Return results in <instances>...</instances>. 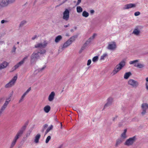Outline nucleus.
<instances>
[{
    "mask_svg": "<svg viewBox=\"0 0 148 148\" xmlns=\"http://www.w3.org/2000/svg\"><path fill=\"white\" fill-rule=\"evenodd\" d=\"M47 43L44 41L42 43H39L35 45V47L38 49L37 50L34 51L31 55L30 62L32 64L35 63L39 58L41 55L46 52V50L44 49L46 47Z\"/></svg>",
    "mask_w": 148,
    "mask_h": 148,
    "instance_id": "nucleus-1",
    "label": "nucleus"
},
{
    "mask_svg": "<svg viewBox=\"0 0 148 148\" xmlns=\"http://www.w3.org/2000/svg\"><path fill=\"white\" fill-rule=\"evenodd\" d=\"M125 62L123 60L117 65L112 73L113 75H115L118 72L125 66Z\"/></svg>",
    "mask_w": 148,
    "mask_h": 148,
    "instance_id": "nucleus-2",
    "label": "nucleus"
},
{
    "mask_svg": "<svg viewBox=\"0 0 148 148\" xmlns=\"http://www.w3.org/2000/svg\"><path fill=\"white\" fill-rule=\"evenodd\" d=\"M28 122H26L21 129L18 131L17 134L15 136V138L17 139L20 137L23 134L24 132L26 129V127L28 125Z\"/></svg>",
    "mask_w": 148,
    "mask_h": 148,
    "instance_id": "nucleus-3",
    "label": "nucleus"
},
{
    "mask_svg": "<svg viewBox=\"0 0 148 148\" xmlns=\"http://www.w3.org/2000/svg\"><path fill=\"white\" fill-rule=\"evenodd\" d=\"M16 0H1L0 1V6L2 7L8 6L9 4L14 3Z\"/></svg>",
    "mask_w": 148,
    "mask_h": 148,
    "instance_id": "nucleus-4",
    "label": "nucleus"
},
{
    "mask_svg": "<svg viewBox=\"0 0 148 148\" xmlns=\"http://www.w3.org/2000/svg\"><path fill=\"white\" fill-rule=\"evenodd\" d=\"M17 76H14L11 80L5 85V88H7L13 86L17 79Z\"/></svg>",
    "mask_w": 148,
    "mask_h": 148,
    "instance_id": "nucleus-5",
    "label": "nucleus"
},
{
    "mask_svg": "<svg viewBox=\"0 0 148 148\" xmlns=\"http://www.w3.org/2000/svg\"><path fill=\"white\" fill-rule=\"evenodd\" d=\"M135 139L136 137L135 136L130 138L126 140L124 143V145L127 146L132 145L135 141Z\"/></svg>",
    "mask_w": 148,
    "mask_h": 148,
    "instance_id": "nucleus-6",
    "label": "nucleus"
},
{
    "mask_svg": "<svg viewBox=\"0 0 148 148\" xmlns=\"http://www.w3.org/2000/svg\"><path fill=\"white\" fill-rule=\"evenodd\" d=\"M128 83L129 85L134 88L137 87L139 84L137 81L132 79H130L128 80Z\"/></svg>",
    "mask_w": 148,
    "mask_h": 148,
    "instance_id": "nucleus-7",
    "label": "nucleus"
},
{
    "mask_svg": "<svg viewBox=\"0 0 148 148\" xmlns=\"http://www.w3.org/2000/svg\"><path fill=\"white\" fill-rule=\"evenodd\" d=\"M141 107L142 110L141 114L143 115L146 114L147 111L148 109V104L147 103H143L142 104Z\"/></svg>",
    "mask_w": 148,
    "mask_h": 148,
    "instance_id": "nucleus-8",
    "label": "nucleus"
},
{
    "mask_svg": "<svg viewBox=\"0 0 148 148\" xmlns=\"http://www.w3.org/2000/svg\"><path fill=\"white\" fill-rule=\"evenodd\" d=\"M69 10L66 9L63 12V18L66 21L68 20L69 17Z\"/></svg>",
    "mask_w": 148,
    "mask_h": 148,
    "instance_id": "nucleus-9",
    "label": "nucleus"
},
{
    "mask_svg": "<svg viewBox=\"0 0 148 148\" xmlns=\"http://www.w3.org/2000/svg\"><path fill=\"white\" fill-rule=\"evenodd\" d=\"M71 44V43L68 40L62 46H61V47H60V49H61L62 51L65 48H67Z\"/></svg>",
    "mask_w": 148,
    "mask_h": 148,
    "instance_id": "nucleus-10",
    "label": "nucleus"
},
{
    "mask_svg": "<svg viewBox=\"0 0 148 148\" xmlns=\"http://www.w3.org/2000/svg\"><path fill=\"white\" fill-rule=\"evenodd\" d=\"M113 99L111 97L107 99V103L105 105L104 108H105L110 106L112 104Z\"/></svg>",
    "mask_w": 148,
    "mask_h": 148,
    "instance_id": "nucleus-11",
    "label": "nucleus"
},
{
    "mask_svg": "<svg viewBox=\"0 0 148 148\" xmlns=\"http://www.w3.org/2000/svg\"><path fill=\"white\" fill-rule=\"evenodd\" d=\"M124 140L122 138H119L116 140L115 146L118 147Z\"/></svg>",
    "mask_w": 148,
    "mask_h": 148,
    "instance_id": "nucleus-12",
    "label": "nucleus"
},
{
    "mask_svg": "<svg viewBox=\"0 0 148 148\" xmlns=\"http://www.w3.org/2000/svg\"><path fill=\"white\" fill-rule=\"evenodd\" d=\"M116 47V44L114 43L112 44H110L108 46L107 49L109 50H114Z\"/></svg>",
    "mask_w": 148,
    "mask_h": 148,
    "instance_id": "nucleus-13",
    "label": "nucleus"
},
{
    "mask_svg": "<svg viewBox=\"0 0 148 148\" xmlns=\"http://www.w3.org/2000/svg\"><path fill=\"white\" fill-rule=\"evenodd\" d=\"M55 95V93L54 92H52L50 94L48 97V100L50 101H52L54 98Z\"/></svg>",
    "mask_w": 148,
    "mask_h": 148,
    "instance_id": "nucleus-14",
    "label": "nucleus"
},
{
    "mask_svg": "<svg viewBox=\"0 0 148 148\" xmlns=\"http://www.w3.org/2000/svg\"><path fill=\"white\" fill-rule=\"evenodd\" d=\"M136 6V5L133 3H130L126 5H125L124 9H128Z\"/></svg>",
    "mask_w": 148,
    "mask_h": 148,
    "instance_id": "nucleus-15",
    "label": "nucleus"
},
{
    "mask_svg": "<svg viewBox=\"0 0 148 148\" xmlns=\"http://www.w3.org/2000/svg\"><path fill=\"white\" fill-rule=\"evenodd\" d=\"M140 33V30L138 29V27H136L134 29L132 34L136 35H138Z\"/></svg>",
    "mask_w": 148,
    "mask_h": 148,
    "instance_id": "nucleus-16",
    "label": "nucleus"
},
{
    "mask_svg": "<svg viewBox=\"0 0 148 148\" xmlns=\"http://www.w3.org/2000/svg\"><path fill=\"white\" fill-rule=\"evenodd\" d=\"M8 64V63L6 62H4L0 64V70L5 68Z\"/></svg>",
    "mask_w": 148,
    "mask_h": 148,
    "instance_id": "nucleus-17",
    "label": "nucleus"
},
{
    "mask_svg": "<svg viewBox=\"0 0 148 148\" xmlns=\"http://www.w3.org/2000/svg\"><path fill=\"white\" fill-rule=\"evenodd\" d=\"M41 135L40 134H38L35 137L34 142L36 143H38L40 137Z\"/></svg>",
    "mask_w": 148,
    "mask_h": 148,
    "instance_id": "nucleus-18",
    "label": "nucleus"
},
{
    "mask_svg": "<svg viewBox=\"0 0 148 148\" xmlns=\"http://www.w3.org/2000/svg\"><path fill=\"white\" fill-rule=\"evenodd\" d=\"M127 131V130L126 129L124 130L123 132L121 134V138H122L124 140L127 137L126 134Z\"/></svg>",
    "mask_w": 148,
    "mask_h": 148,
    "instance_id": "nucleus-19",
    "label": "nucleus"
},
{
    "mask_svg": "<svg viewBox=\"0 0 148 148\" xmlns=\"http://www.w3.org/2000/svg\"><path fill=\"white\" fill-rule=\"evenodd\" d=\"M23 64L22 63V62L20 61L19 62L16 64L13 68H12V71H14L15 70Z\"/></svg>",
    "mask_w": 148,
    "mask_h": 148,
    "instance_id": "nucleus-20",
    "label": "nucleus"
},
{
    "mask_svg": "<svg viewBox=\"0 0 148 148\" xmlns=\"http://www.w3.org/2000/svg\"><path fill=\"white\" fill-rule=\"evenodd\" d=\"M62 37L61 35H58L55 38V41L56 43L59 42L62 39Z\"/></svg>",
    "mask_w": 148,
    "mask_h": 148,
    "instance_id": "nucleus-21",
    "label": "nucleus"
},
{
    "mask_svg": "<svg viewBox=\"0 0 148 148\" xmlns=\"http://www.w3.org/2000/svg\"><path fill=\"white\" fill-rule=\"evenodd\" d=\"M51 109L50 107L49 106H46L44 108V111L46 113H48Z\"/></svg>",
    "mask_w": 148,
    "mask_h": 148,
    "instance_id": "nucleus-22",
    "label": "nucleus"
},
{
    "mask_svg": "<svg viewBox=\"0 0 148 148\" xmlns=\"http://www.w3.org/2000/svg\"><path fill=\"white\" fill-rule=\"evenodd\" d=\"M77 36L76 35L73 36L71 37L68 40L70 42V43L71 44L72 42L74 41L75 39L77 38Z\"/></svg>",
    "mask_w": 148,
    "mask_h": 148,
    "instance_id": "nucleus-23",
    "label": "nucleus"
},
{
    "mask_svg": "<svg viewBox=\"0 0 148 148\" xmlns=\"http://www.w3.org/2000/svg\"><path fill=\"white\" fill-rule=\"evenodd\" d=\"M145 66V65L143 64L140 63H137V65H135V67H137L139 68H143Z\"/></svg>",
    "mask_w": 148,
    "mask_h": 148,
    "instance_id": "nucleus-24",
    "label": "nucleus"
},
{
    "mask_svg": "<svg viewBox=\"0 0 148 148\" xmlns=\"http://www.w3.org/2000/svg\"><path fill=\"white\" fill-rule=\"evenodd\" d=\"M131 73L130 72L125 73L124 75V78L125 79H127L131 75Z\"/></svg>",
    "mask_w": 148,
    "mask_h": 148,
    "instance_id": "nucleus-25",
    "label": "nucleus"
},
{
    "mask_svg": "<svg viewBox=\"0 0 148 148\" xmlns=\"http://www.w3.org/2000/svg\"><path fill=\"white\" fill-rule=\"evenodd\" d=\"M18 139L15 137L14 138L13 141H12L11 144V145L10 146V148H12L14 145H15L16 143V142L17 140Z\"/></svg>",
    "mask_w": 148,
    "mask_h": 148,
    "instance_id": "nucleus-26",
    "label": "nucleus"
},
{
    "mask_svg": "<svg viewBox=\"0 0 148 148\" xmlns=\"http://www.w3.org/2000/svg\"><path fill=\"white\" fill-rule=\"evenodd\" d=\"M89 14L88 12L86 11H84L82 13V16L85 18L87 17L88 16Z\"/></svg>",
    "mask_w": 148,
    "mask_h": 148,
    "instance_id": "nucleus-27",
    "label": "nucleus"
},
{
    "mask_svg": "<svg viewBox=\"0 0 148 148\" xmlns=\"http://www.w3.org/2000/svg\"><path fill=\"white\" fill-rule=\"evenodd\" d=\"M108 55L107 53H105L103 54L101 56L100 60H104L107 57Z\"/></svg>",
    "mask_w": 148,
    "mask_h": 148,
    "instance_id": "nucleus-28",
    "label": "nucleus"
},
{
    "mask_svg": "<svg viewBox=\"0 0 148 148\" xmlns=\"http://www.w3.org/2000/svg\"><path fill=\"white\" fill-rule=\"evenodd\" d=\"M138 62V60H136L132 61L130 62L129 64H134V66H135V65H137V63Z\"/></svg>",
    "mask_w": 148,
    "mask_h": 148,
    "instance_id": "nucleus-29",
    "label": "nucleus"
},
{
    "mask_svg": "<svg viewBox=\"0 0 148 148\" xmlns=\"http://www.w3.org/2000/svg\"><path fill=\"white\" fill-rule=\"evenodd\" d=\"M76 10L77 12L78 13H81L83 11L82 8L80 6L77 7Z\"/></svg>",
    "mask_w": 148,
    "mask_h": 148,
    "instance_id": "nucleus-30",
    "label": "nucleus"
},
{
    "mask_svg": "<svg viewBox=\"0 0 148 148\" xmlns=\"http://www.w3.org/2000/svg\"><path fill=\"white\" fill-rule=\"evenodd\" d=\"M48 126V125L47 124H45L44 125L42 126V129L41 130V132H43L45 130L47 127Z\"/></svg>",
    "mask_w": 148,
    "mask_h": 148,
    "instance_id": "nucleus-31",
    "label": "nucleus"
},
{
    "mask_svg": "<svg viewBox=\"0 0 148 148\" xmlns=\"http://www.w3.org/2000/svg\"><path fill=\"white\" fill-rule=\"evenodd\" d=\"M46 67V66L45 65H44L43 66V67L41 68H39L38 70L37 71L38 72L41 73L45 69Z\"/></svg>",
    "mask_w": 148,
    "mask_h": 148,
    "instance_id": "nucleus-32",
    "label": "nucleus"
},
{
    "mask_svg": "<svg viewBox=\"0 0 148 148\" xmlns=\"http://www.w3.org/2000/svg\"><path fill=\"white\" fill-rule=\"evenodd\" d=\"M98 60V56H95L92 59V61L94 62H96Z\"/></svg>",
    "mask_w": 148,
    "mask_h": 148,
    "instance_id": "nucleus-33",
    "label": "nucleus"
},
{
    "mask_svg": "<svg viewBox=\"0 0 148 148\" xmlns=\"http://www.w3.org/2000/svg\"><path fill=\"white\" fill-rule=\"evenodd\" d=\"M27 23V22L25 20H23L22 21L20 24V27H22L23 25H24L25 24Z\"/></svg>",
    "mask_w": 148,
    "mask_h": 148,
    "instance_id": "nucleus-34",
    "label": "nucleus"
},
{
    "mask_svg": "<svg viewBox=\"0 0 148 148\" xmlns=\"http://www.w3.org/2000/svg\"><path fill=\"white\" fill-rule=\"evenodd\" d=\"M92 41L90 40V39L89 38V39L87 41H86L84 44L87 46H88L89 45Z\"/></svg>",
    "mask_w": 148,
    "mask_h": 148,
    "instance_id": "nucleus-35",
    "label": "nucleus"
},
{
    "mask_svg": "<svg viewBox=\"0 0 148 148\" xmlns=\"http://www.w3.org/2000/svg\"><path fill=\"white\" fill-rule=\"evenodd\" d=\"M53 128V126L52 125H51L48 127L47 128V130L49 132L51 130H52Z\"/></svg>",
    "mask_w": 148,
    "mask_h": 148,
    "instance_id": "nucleus-36",
    "label": "nucleus"
},
{
    "mask_svg": "<svg viewBox=\"0 0 148 148\" xmlns=\"http://www.w3.org/2000/svg\"><path fill=\"white\" fill-rule=\"evenodd\" d=\"M96 36L97 34L95 33H94L93 34L92 36L90 37L89 38L92 41V40L95 38V37Z\"/></svg>",
    "mask_w": 148,
    "mask_h": 148,
    "instance_id": "nucleus-37",
    "label": "nucleus"
},
{
    "mask_svg": "<svg viewBox=\"0 0 148 148\" xmlns=\"http://www.w3.org/2000/svg\"><path fill=\"white\" fill-rule=\"evenodd\" d=\"M51 138V136H48L45 142L46 143H47L49 142V140H50Z\"/></svg>",
    "mask_w": 148,
    "mask_h": 148,
    "instance_id": "nucleus-38",
    "label": "nucleus"
},
{
    "mask_svg": "<svg viewBox=\"0 0 148 148\" xmlns=\"http://www.w3.org/2000/svg\"><path fill=\"white\" fill-rule=\"evenodd\" d=\"M11 96H10L8 98H7L5 101H7L8 103H9V102L11 100Z\"/></svg>",
    "mask_w": 148,
    "mask_h": 148,
    "instance_id": "nucleus-39",
    "label": "nucleus"
},
{
    "mask_svg": "<svg viewBox=\"0 0 148 148\" xmlns=\"http://www.w3.org/2000/svg\"><path fill=\"white\" fill-rule=\"evenodd\" d=\"M29 56V55L27 56H26L21 61L22 63L23 64L25 60L27 59Z\"/></svg>",
    "mask_w": 148,
    "mask_h": 148,
    "instance_id": "nucleus-40",
    "label": "nucleus"
},
{
    "mask_svg": "<svg viewBox=\"0 0 148 148\" xmlns=\"http://www.w3.org/2000/svg\"><path fill=\"white\" fill-rule=\"evenodd\" d=\"M6 107L5 106H4L3 105V106L2 107L1 109H0L3 112V111L6 108Z\"/></svg>",
    "mask_w": 148,
    "mask_h": 148,
    "instance_id": "nucleus-41",
    "label": "nucleus"
},
{
    "mask_svg": "<svg viewBox=\"0 0 148 148\" xmlns=\"http://www.w3.org/2000/svg\"><path fill=\"white\" fill-rule=\"evenodd\" d=\"M8 21L7 20H3L1 21V24H3L4 23H7L8 22Z\"/></svg>",
    "mask_w": 148,
    "mask_h": 148,
    "instance_id": "nucleus-42",
    "label": "nucleus"
},
{
    "mask_svg": "<svg viewBox=\"0 0 148 148\" xmlns=\"http://www.w3.org/2000/svg\"><path fill=\"white\" fill-rule=\"evenodd\" d=\"M87 46L86 45L84 44L81 48H82V49H83L84 50L86 48Z\"/></svg>",
    "mask_w": 148,
    "mask_h": 148,
    "instance_id": "nucleus-43",
    "label": "nucleus"
},
{
    "mask_svg": "<svg viewBox=\"0 0 148 148\" xmlns=\"http://www.w3.org/2000/svg\"><path fill=\"white\" fill-rule=\"evenodd\" d=\"M140 14V13L139 12H137L134 13V15L137 16L139 15Z\"/></svg>",
    "mask_w": 148,
    "mask_h": 148,
    "instance_id": "nucleus-44",
    "label": "nucleus"
},
{
    "mask_svg": "<svg viewBox=\"0 0 148 148\" xmlns=\"http://www.w3.org/2000/svg\"><path fill=\"white\" fill-rule=\"evenodd\" d=\"M91 62V60H88L87 62V65L88 66L90 64Z\"/></svg>",
    "mask_w": 148,
    "mask_h": 148,
    "instance_id": "nucleus-45",
    "label": "nucleus"
},
{
    "mask_svg": "<svg viewBox=\"0 0 148 148\" xmlns=\"http://www.w3.org/2000/svg\"><path fill=\"white\" fill-rule=\"evenodd\" d=\"M24 97H25L22 96L21 99L19 100V103L21 102L23 100V99L24 98Z\"/></svg>",
    "mask_w": 148,
    "mask_h": 148,
    "instance_id": "nucleus-46",
    "label": "nucleus"
},
{
    "mask_svg": "<svg viewBox=\"0 0 148 148\" xmlns=\"http://www.w3.org/2000/svg\"><path fill=\"white\" fill-rule=\"evenodd\" d=\"M31 90V87H29L27 90V91L25 92L26 94H27L29 91Z\"/></svg>",
    "mask_w": 148,
    "mask_h": 148,
    "instance_id": "nucleus-47",
    "label": "nucleus"
},
{
    "mask_svg": "<svg viewBox=\"0 0 148 148\" xmlns=\"http://www.w3.org/2000/svg\"><path fill=\"white\" fill-rule=\"evenodd\" d=\"M31 131H29L26 134V136L27 137H28L30 135Z\"/></svg>",
    "mask_w": 148,
    "mask_h": 148,
    "instance_id": "nucleus-48",
    "label": "nucleus"
},
{
    "mask_svg": "<svg viewBox=\"0 0 148 148\" xmlns=\"http://www.w3.org/2000/svg\"><path fill=\"white\" fill-rule=\"evenodd\" d=\"M8 102L7 101H5V103H4L3 104V105L4 106H6V107L8 105Z\"/></svg>",
    "mask_w": 148,
    "mask_h": 148,
    "instance_id": "nucleus-49",
    "label": "nucleus"
},
{
    "mask_svg": "<svg viewBox=\"0 0 148 148\" xmlns=\"http://www.w3.org/2000/svg\"><path fill=\"white\" fill-rule=\"evenodd\" d=\"M81 0H78L77 3L76 4V5H77L81 2Z\"/></svg>",
    "mask_w": 148,
    "mask_h": 148,
    "instance_id": "nucleus-50",
    "label": "nucleus"
},
{
    "mask_svg": "<svg viewBox=\"0 0 148 148\" xmlns=\"http://www.w3.org/2000/svg\"><path fill=\"white\" fill-rule=\"evenodd\" d=\"M37 37V36L35 35L32 38V40H34Z\"/></svg>",
    "mask_w": 148,
    "mask_h": 148,
    "instance_id": "nucleus-51",
    "label": "nucleus"
},
{
    "mask_svg": "<svg viewBox=\"0 0 148 148\" xmlns=\"http://www.w3.org/2000/svg\"><path fill=\"white\" fill-rule=\"evenodd\" d=\"M117 118V116H115V117L113 118V121H114L115 120H116Z\"/></svg>",
    "mask_w": 148,
    "mask_h": 148,
    "instance_id": "nucleus-52",
    "label": "nucleus"
},
{
    "mask_svg": "<svg viewBox=\"0 0 148 148\" xmlns=\"http://www.w3.org/2000/svg\"><path fill=\"white\" fill-rule=\"evenodd\" d=\"M84 50L82 49V48H81V49L79 51V53H81L82 51H83Z\"/></svg>",
    "mask_w": 148,
    "mask_h": 148,
    "instance_id": "nucleus-53",
    "label": "nucleus"
},
{
    "mask_svg": "<svg viewBox=\"0 0 148 148\" xmlns=\"http://www.w3.org/2000/svg\"><path fill=\"white\" fill-rule=\"evenodd\" d=\"M90 12L91 14H93L94 12V10H90Z\"/></svg>",
    "mask_w": 148,
    "mask_h": 148,
    "instance_id": "nucleus-54",
    "label": "nucleus"
},
{
    "mask_svg": "<svg viewBox=\"0 0 148 148\" xmlns=\"http://www.w3.org/2000/svg\"><path fill=\"white\" fill-rule=\"evenodd\" d=\"M146 88L147 90H148V84L147 83L146 84Z\"/></svg>",
    "mask_w": 148,
    "mask_h": 148,
    "instance_id": "nucleus-55",
    "label": "nucleus"
},
{
    "mask_svg": "<svg viewBox=\"0 0 148 148\" xmlns=\"http://www.w3.org/2000/svg\"><path fill=\"white\" fill-rule=\"evenodd\" d=\"M49 132L47 130H46L45 132V135L47 134Z\"/></svg>",
    "mask_w": 148,
    "mask_h": 148,
    "instance_id": "nucleus-56",
    "label": "nucleus"
},
{
    "mask_svg": "<svg viewBox=\"0 0 148 148\" xmlns=\"http://www.w3.org/2000/svg\"><path fill=\"white\" fill-rule=\"evenodd\" d=\"M69 26V24H68L67 25H64V27H67Z\"/></svg>",
    "mask_w": 148,
    "mask_h": 148,
    "instance_id": "nucleus-57",
    "label": "nucleus"
},
{
    "mask_svg": "<svg viewBox=\"0 0 148 148\" xmlns=\"http://www.w3.org/2000/svg\"><path fill=\"white\" fill-rule=\"evenodd\" d=\"M27 94L25 92L22 95V96H23L24 97H25V95Z\"/></svg>",
    "mask_w": 148,
    "mask_h": 148,
    "instance_id": "nucleus-58",
    "label": "nucleus"
},
{
    "mask_svg": "<svg viewBox=\"0 0 148 148\" xmlns=\"http://www.w3.org/2000/svg\"><path fill=\"white\" fill-rule=\"evenodd\" d=\"M66 36H70L69 34L68 33H66Z\"/></svg>",
    "mask_w": 148,
    "mask_h": 148,
    "instance_id": "nucleus-59",
    "label": "nucleus"
},
{
    "mask_svg": "<svg viewBox=\"0 0 148 148\" xmlns=\"http://www.w3.org/2000/svg\"><path fill=\"white\" fill-rule=\"evenodd\" d=\"M3 112L0 110V116L1 115L2 112Z\"/></svg>",
    "mask_w": 148,
    "mask_h": 148,
    "instance_id": "nucleus-60",
    "label": "nucleus"
},
{
    "mask_svg": "<svg viewBox=\"0 0 148 148\" xmlns=\"http://www.w3.org/2000/svg\"><path fill=\"white\" fill-rule=\"evenodd\" d=\"M73 110H77V109L75 107H74L73 108Z\"/></svg>",
    "mask_w": 148,
    "mask_h": 148,
    "instance_id": "nucleus-61",
    "label": "nucleus"
},
{
    "mask_svg": "<svg viewBox=\"0 0 148 148\" xmlns=\"http://www.w3.org/2000/svg\"><path fill=\"white\" fill-rule=\"evenodd\" d=\"M146 80L147 82H148V77L146 78Z\"/></svg>",
    "mask_w": 148,
    "mask_h": 148,
    "instance_id": "nucleus-62",
    "label": "nucleus"
},
{
    "mask_svg": "<svg viewBox=\"0 0 148 148\" xmlns=\"http://www.w3.org/2000/svg\"><path fill=\"white\" fill-rule=\"evenodd\" d=\"M71 32H73L74 31V30L73 29H71L70 30Z\"/></svg>",
    "mask_w": 148,
    "mask_h": 148,
    "instance_id": "nucleus-63",
    "label": "nucleus"
},
{
    "mask_svg": "<svg viewBox=\"0 0 148 148\" xmlns=\"http://www.w3.org/2000/svg\"><path fill=\"white\" fill-rule=\"evenodd\" d=\"M13 49H14V51H15V50H16V48L15 47H13Z\"/></svg>",
    "mask_w": 148,
    "mask_h": 148,
    "instance_id": "nucleus-64",
    "label": "nucleus"
}]
</instances>
